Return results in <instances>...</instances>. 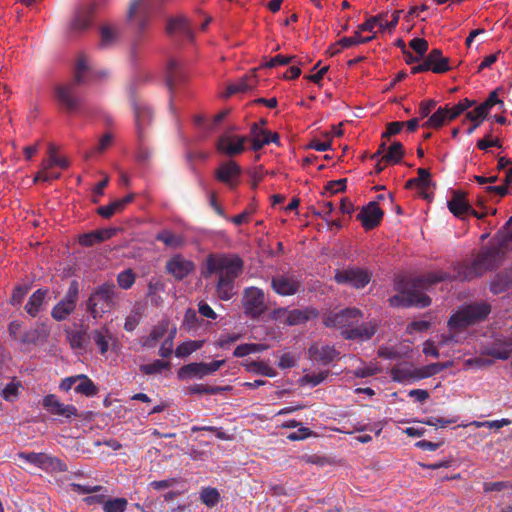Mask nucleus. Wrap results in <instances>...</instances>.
Masks as SVG:
<instances>
[{"instance_id": "obj_1", "label": "nucleus", "mask_w": 512, "mask_h": 512, "mask_svg": "<svg viewBox=\"0 0 512 512\" xmlns=\"http://www.w3.org/2000/svg\"><path fill=\"white\" fill-rule=\"evenodd\" d=\"M507 247L508 241L503 240L497 245L493 244L483 249L477 255L472 266L465 268L463 272L458 271L457 275L452 276L443 271H435L409 280L401 278L395 283V289L399 294L392 296L389 299V303L393 307H427L431 304V299L424 291L442 281L451 280L453 278L468 280L481 274L484 270L495 268L503 258Z\"/></svg>"}, {"instance_id": "obj_2", "label": "nucleus", "mask_w": 512, "mask_h": 512, "mask_svg": "<svg viewBox=\"0 0 512 512\" xmlns=\"http://www.w3.org/2000/svg\"><path fill=\"white\" fill-rule=\"evenodd\" d=\"M204 277L215 276L217 296L224 301L236 294V279L243 271L244 263L235 254H211L206 259Z\"/></svg>"}, {"instance_id": "obj_3", "label": "nucleus", "mask_w": 512, "mask_h": 512, "mask_svg": "<svg viewBox=\"0 0 512 512\" xmlns=\"http://www.w3.org/2000/svg\"><path fill=\"white\" fill-rule=\"evenodd\" d=\"M363 313L357 308H346L329 313L324 324L341 330L344 338L364 342L372 338L376 332V323L363 322Z\"/></svg>"}, {"instance_id": "obj_4", "label": "nucleus", "mask_w": 512, "mask_h": 512, "mask_svg": "<svg viewBox=\"0 0 512 512\" xmlns=\"http://www.w3.org/2000/svg\"><path fill=\"white\" fill-rule=\"evenodd\" d=\"M490 313V306L484 302L466 305L454 313L449 321L448 327L450 335H442L439 341L440 345H447L449 342H458L456 333L464 330L483 320Z\"/></svg>"}, {"instance_id": "obj_5", "label": "nucleus", "mask_w": 512, "mask_h": 512, "mask_svg": "<svg viewBox=\"0 0 512 512\" xmlns=\"http://www.w3.org/2000/svg\"><path fill=\"white\" fill-rule=\"evenodd\" d=\"M90 74V65L86 57L81 56L75 67V79L71 82L61 83L55 86L54 96L57 102L68 111H76L80 105V97L77 85L87 82Z\"/></svg>"}, {"instance_id": "obj_6", "label": "nucleus", "mask_w": 512, "mask_h": 512, "mask_svg": "<svg viewBox=\"0 0 512 512\" xmlns=\"http://www.w3.org/2000/svg\"><path fill=\"white\" fill-rule=\"evenodd\" d=\"M116 289L112 283H104L96 288L86 303L87 312L94 318H101L115 304Z\"/></svg>"}, {"instance_id": "obj_7", "label": "nucleus", "mask_w": 512, "mask_h": 512, "mask_svg": "<svg viewBox=\"0 0 512 512\" xmlns=\"http://www.w3.org/2000/svg\"><path fill=\"white\" fill-rule=\"evenodd\" d=\"M156 0H132L127 18L140 31L144 30L149 22L151 13L154 10Z\"/></svg>"}, {"instance_id": "obj_8", "label": "nucleus", "mask_w": 512, "mask_h": 512, "mask_svg": "<svg viewBox=\"0 0 512 512\" xmlns=\"http://www.w3.org/2000/svg\"><path fill=\"white\" fill-rule=\"evenodd\" d=\"M17 456L24 462L45 471L64 472L67 470L66 464L63 463L60 459L45 453L19 452Z\"/></svg>"}, {"instance_id": "obj_9", "label": "nucleus", "mask_w": 512, "mask_h": 512, "mask_svg": "<svg viewBox=\"0 0 512 512\" xmlns=\"http://www.w3.org/2000/svg\"><path fill=\"white\" fill-rule=\"evenodd\" d=\"M244 312L256 318L263 314L266 310V297L262 289L257 287H248L243 292L242 298Z\"/></svg>"}, {"instance_id": "obj_10", "label": "nucleus", "mask_w": 512, "mask_h": 512, "mask_svg": "<svg viewBox=\"0 0 512 512\" xmlns=\"http://www.w3.org/2000/svg\"><path fill=\"white\" fill-rule=\"evenodd\" d=\"M79 295L77 281H72L66 295L60 300L51 311V316L56 321L66 320L75 310Z\"/></svg>"}, {"instance_id": "obj_11", "label": "nucleus", "mask_w": 512, "mask_h": 512, "mask_svg": "<svg viewBox=\"0 0 512 512\" xmlns=\"http://www.w3.org/2000/svg\"><path fill=\"white\" fill-rule=\"evenodd\" d=\"M224 360H215L210 363L204 362H195L182 366L178 372L177 376L180 380L198 378L202 379L205 376L211 375L214 372L218 371L223 365Z\"/></svg>"}, {"instance_id": "obj_12", "label": "nucleus", "mask_w": 512, "mask_h": 512, "mask_svg": "<svg viewBox=\"0 0 512 512\" xmlns=\"http://www.w3.org/2000/svg\"><path fill=\"white\" fill-rule=\"evenodd\" d=\"M247 141V136L226 132L219 136L216 142V149L227 157H234L245 151Z\"/></svg>"}, {"instance_id": "obj_13", "label": "nucleus", "mask_w": 512, "mask_h": 512, "mask_svg": "<svg viewBox=\"0 0 512 512\" xmlns=\"http://www.w3.org/2000/svg\"><path fill=\"white\" fill-rule=\"evenodd\" d=\"M68 165V161L65 158L59 157L54 148L51 146L49 148V157L41 163V169L36 173L34 182H48L54 179H58L60 177V173L54 172L52 170L53 167L57 166L62 169H66Z\"/></svg>"}, {"instance_id": "obj_14", "label": "nucleus", "mask_w": 512, "mask_h": 512, "mask_svg": "<svg viewBox=\"0 0 512 512\" xmlns=\"http://www.w3.org/2000/svg\"><path fill=\"white\" fill-rule=\"evenodd\" d=\"M94 6L83 5L75 9L67 25L69 35H79L87 31L93 21Z\"/></svg>"}, {"instance_id": "obj_15", "label": "nucleus", "mask_w": 512, "mask_h": 512, "mask_svg": "<svg viewBox=\"0 0 512 512\" xmlns=\"http://www.w3.org/2000/svg\"><path fill=\"white\" fill-rule=\"evenodd\" d=\"M272 289L281 296L296 294L301 287V280L292 273L278 274L272 277Z\"/></svg>"}, {"instance_id": "obj_16", "label": "nucleus", "mask_w": 512, "mask_h": 512, "mask_svg": "<svg viewBox=\"0 0 512 512\" xmlns=\"http://www.w3.org/2000/svg\"><path fill=\"white\" fill-rule=\"evenodd\" d=\"M335 280L339 284H349L359 289L369 283L370 274L368 271L361 268H348L337 271L335 274Z\"/></svg>"}, {"instance_id": "obj_17", "label": "nucleus", "mask_w": 512, "mask_h": 512, "mask_svg": "<svg viewBox=\"0 0 512 512\" xmlns=\"http://www.w3.org/2000/svg\"><path fill=\"white\" fill-rule=\"evenodd\" d=\"M43 407L52 415L71 419L78 415V410L74 405H66L53 394H49L43 399Z\"/></svg>"}, {"instance_id": "obj_18", "label": "nucleus", "mask_w": 512, "mask_h": 512, "mask_svg": "<svg viewBox=\"0 0 512 512\" xmlns=\"http://www.w3.org/2000/svg\"><path fill=\"white\" fill-rule=\"evenodd\" d=\"M195 265L180 254L172 256L166 263V271L176 280H182L193 272Z\"/></svg>"}, {"instance_id": "obj_19", "label": "nucleus", "mask_w": 512, "mask_h": 512, "mask_svg": "<svg viewBox=\"0 0 512 512\" xmlns=\"http://www.w3.org/2000/svg\"><path fill=\"white\" fill-rule=\"evenodd\" d=\"M240 174L241 168L234 161H228L221 164L216 171L217 179L228 185L230 188H235L238 185Z\"/></svg>"}, {"instance_id": "obj_20", "label": "nucleus", "mask_w": 512, "mask_h": 512, "mask_svg": "<svg viewBox=\"0 0 512 512\" xmlns=\"http://www.w3.org/2000/svg\"><path fill=\"white\" fill-rule=\"evenodd\" d=\"M252 142V150L258 151L262 149L265 145L276 142L278 140L277 134H271L266 129L262 128L259 123H253L250 128V136L248 140Z\"/></svg>"}, {"instance_id": "obj_21", "label": "nucleus", "mask_w": 512, "mask_h": 512, "mask_svg": "<svg viewBox=\"0 0 512 512\" xmlns=\"http://www.w3.org/2000/svg\"><path fill=\"white\" fill-rule=\"evenodd\" d=\"M383 216V212L379 205L375 202L369 203L358 214L365 229H372L379 224Z\"/></svg>"}, {"instance_id": "obj_22", "label": "nucleus", "mask_w": 512, "mask_h": 512, "mask_svg": "<svg viewBox=\"0 0 512 512\" xmlns=\"http://www.w3.org/2000/svg\"><path fill=\"white\" fill-rule=\"evenodd\" d=\"M339 353L333 346L314 344L309 348V356L313 361L329 364L338 357Z\"/></svg>"}, {"instance_id": "obj_23", "label": "nucleus", "mask_w": 512, "mask_h": 512, "mask_svg": "<svg viewBox=\"0 0 512 512\" xmlns=\"http://www.w3.org/2000/svg\"><path fill=\"white\" fill-rule=\"evenodd\" d=\"M116 233L114 228H104L100 230L91 231L79 236V243L82 246L90 247L96 243H100L112 238Z\"/></svg>"}, {"instance_id": "obj_24", "label": "nucleus", "mask_w": 512, "mask_h": 512, "mask_svg": "<svg viewBox=\"0 0 512 512\" xmlns=\"http://www.w3.org/2000/svg\"><path fill=\"white\" fill-rule=\"evenodd\" d=\"M47 289H37L28 299L24 309L27 314L35 318L45 307Z\"/></svg>"}, {"instance_id": "obj_25", "label": "nucleus", "mask_w": 512, "mask_h": 512, "mask_svg": "<svg viewBox=\"0 0 512 512\" xmlns=\"http://www.w3.org/2000/svg\"><path fill=\"white\" fill-rule=\"evenodd\" d=\"M167 32L170 35H180L187 39H192L193 37L191 25L183 16L171 19L167 25Z\"/></svg>"}, {"instance_id": "obj_26", "label": "nucleus", "mask_w": 512, "mask_h": 512, "mask_svg": "<svg viewBox=\"0 0 512 512\" xmlns=\"http://www.w3.org/2000/svg\"><path fill=\"white\" fill-rule=\"evenodd\" d=\"M426 58L432 67L433 73L442 74L451 69L449 59L442 55V51L440 49H433Z\"/></svg>"}, {"instance_id": "obj_27", "label": "nucleus", "mask_w": 512, "mask_h": 512, "mask_svg": "<svg viewBox=\"0 0 512 512\" xmlns=\"http://www.w3.org/2000/svg\"><path fill=\"white\" fill-rule=\"evenodd\" d=\"M134 113H135V122L138 130L139 138H141V129L142 127L149 122L152 117V112L149 106L144 103H133Z\"/></svg>"}, {"instance_id": "obj_28", "label": "nucleus", "mask_w": 512, "mask_h": 512, "mask_svg": "<svg viewBox=\"0 0 512 512\" xmlns=\"http://www.w3.org/2000/svg\"><path fill=\"white\" fill-rule=\"evenodd\" d=\"M119 32L114 26L105 24L100 27V43L99 46L102 49L112 47L117 39Z\"/></svg>"}, {"instance_id": "obj_29", "label": "nucleus", "mask_w": 512, "mask_h": 512, "mask_svg": "<svg viewBox=\"0 0 512 512\" xmlns=\"http://www.w3.org/2000/svg\"><path fill=\"white\" fill-rule=\"evenodd\" d=\"M166 78L169 89L173 90L182 78V64L179 60L171 59L168 62Z\"/></svg>"}, {"instance_id": "obj_30", "label": "nucleus", "mask_w": 512, "mask_h": 512, "mask_svg": "<svg viewBox=\"0 0 512 512\" xmlns=\"http://www.w3.org/2000/svg\"><path fill=\"white\" fill-rule=\"evenodd\" d=\"M244 366L248 372L253 374L266 377H275L277 375L275 369L266 361H247L244 363Z\"/></svg>"}, {"instance_id": "obj_31", "label": "nucleus", "mask_w": 512, "mask_h": 512, "mask_svg": "<svg viewBox=\"0 0 512 512\" xmlns=\"http://www.w3.org/2000/svg\"><path fill=\"white\" fill-rule=\"evenodd\" d=\"M397 23V19L389 22L387 20H383L381 17L375 16L369 18L366 22L359 25V29L363 31L373 32L376 27L380 30L384 31L387 29H392L395 27Z\"/></svg>"}, {"instance_id": "obj_32", "label": "nucleus", "mask_w": 512, "mask_h": 512, "mask_svg": "<svg viewBox=\"0 0 512 512\" xmlns=\"http://www.w3.org/2000/svg\"><path fill=\"white\" fill-rule=\"evenodd\" d=\"M77 378L78 384L75 386L76 393L83 394L87 397H92L97 394L98 389L91 379L84 374L77 375Z\"/></svg>"}, {"instance_id": "obj_33", "label": "nucleus", "mask_w": 512, "mask_h": 512, "mask_svg": "<svg viewBox=\"0 0 512 512\" xmlns=\"http://www.w3.org/2000/svg\"><path fill=\"white\" fill-rule=\"evenodd\" d=\"M92 339L97 345L100 353L104 355L109 349L111 334L106 328L98 329L92 332Z\"/></svg>"}, {"instance_id": "obj_34", "label": "nucleus", "mask_w": 512, "mask_h": 512, "mask_svg": "<svg viewBox=\"0 0 512 512\" xmlns=\"http://www.w3.org/2000/svg\"><path fill=\"white\" fill-rule=\"evenodd\" d=\"M156 240L161 241L171 248H179L184 244V238L169 230H162L156 235Z\"/></svg>"}, {"instance_id": "obj_35", "label": "nucleus", "mask_w": 512, "mask_h": 512, "mask_svg": "<svg viewBox=\"0 0 512 512\" xmlns=\"http://www.w3.org/2000/svg\"><path fill=\"white\" fill-rule=\"evenodd\" d=\"M228 115V110L219 112L212 121L208 122L203 116H196L194 123L197 127L205 129L207 132H212L215 127Z\"/></svg>"}, {"instance_id": "obj_36", "label": "nucleus", "mask_w": 512, "mask_h": 512, "mask_svg": "<svg viewBox=\"0 0 512 512\" xmlns=\"http://www.w3.org/2000/svg\"><path fill=\"white\" fill-rule=\"evenodd\" d=\"M362 31L363 30H360L358 28V30L354 33L353 36H351V37H343L342 39L339 40L337 45L341 46V48H349V47H352V46H355V45L368 43V42H370V41H372L374 39V37H375L374 35L363 37L361 35Z\"/></svg>"}, {"instance_id": "obj_37", "label": "nucleus", "mask_w": 512, "mask_h": 512, "mask_svg": "<svg viewBox=\"0 0 512 512\" xmlns=\"http://www.w3.org/2000/svg\"><path fill=\"white\" fill-rule=\"evenodd\" d=\"M448 106L439 107L423 124L427 128H439L448 120Z\"/></svg>"}, {"instance_id": "obj_38", "label": "nucleus", "mask_w": 512, "mask_h": 512, "mask_svg": "<svg viewBox=\"0 0 512 512\" xmlns=\"http://www.w3.org/2000/svg\"><path fill=\"white\" fill-rule=\"evenodd\" d=\"M114 137L111 133H105L98 141V143L86 152L85 157L91 158L96 154H101L111 147Z\"/></svg>"}, {"instance_id": "obj_39", "label": "nucleus", "mask_w": 512, "mask_h": 512, "mask_svg": "<svg viewBox=\"0 0 512 512\" xmlns=\"http://www.w3.org/2000/svg\"><path fill=\"white\" fill-rule=\"evenodd\" d=\"M404 155L403 146L400 142H394L382 157V161L388 164L399 163Z\"/></svg>"}, {"instance_id": "obj_40", "label": "nucleus", "mask_w": 512, "mask_h": 512, "mask_svg": "<svg viewBox=\"0 0 512 512\" xmlns=\"http://www.w3.org/2000/svg\"><path fill=\"white\" fill-rule=\"evenodd\" d=\"M143 315V306L137 304L133 307L129 315L126 317L124 329L132 332L136 329Z\"/></svg>"}, {"instance_id": "obj_41", "label": "nucleus", "mask_w": 512, "mask_h": 512, "mask_svg": "<svg viewBox=\"0 0 512 512\" xmlns=\"http://www.w3.org/2000/svg\"><path fill=\"white\" fill-rule=\"evenodd\" d=\"M170 368V363L162 360H154L152 363L140 366V371L145 375H158Z\"/></svg>"}, {"instance_id": "obj_42", "label": "nucleus", "mask_w": 512, "mask_h": 512, "mask_svg": "<svg viewBox=\"0 0 512 512\" xmlns=\"http://www.w3.org/2000/svg\"><path fill=\"white\" fill-rule=\"evenodd\" d=\"M203 341L189 340L179 344L175 350V355L178 358H184L200 349Z\"/></svg>"}, {"instance_id": "obj_43", "label": "nucleus", "mask_w": 512, "mask_h": 512, "mask_svg": "<svg viewBox=\"0 0 512 512\" xmlns=\"http://www.w3.org/2000/svg\"><path fill=\"white\" fill-rule=\"evenodd\" d=\"M415 372H416V369H411L409 367H405V366H398V367H394L391 371V374H392V378L395 380V381H398V382H409V381H414V380H418V378H415Z\"/></svg>"}, {"instance_id": "obj_44", "label": "nucleus", "mask_w": 512, "mask_h": 512, "mask_svg": "<svg viewBox=\"0 0 512 512\" xmlns=\"http://www.w3.org/2000/svg\"><path fill=\"white\" fill-rule=\"evenodd\" d=\"M200 500L208 507L216 506L220 501V494L216 488L205 487L200 491Z\"/></svg>"}, {"instance_id": "obj_45", "label": "nucleus", "mask_w": 512, "mask_h": 512, "mask_svg": "<svg viewBox=\"0 0 512 512\" xmlns=\"http://www.w3.org/2000/svg\"><path fill=\"white\" fill-rule=\"evenodd\" d=\"M256 84V75L251 74L242 78L238 83L229 87L230 93L246 92L254 88Z\"/></svg>"}, {"instance_id": "obj_46", "label": "nucleus", "mask_w": 512, "mask_h": 512, "mask_svg": "<svg viewBox=\"0 0 512 512\" xmlns=\"http://www.w3.org/2000/svg\"><path fill=\"white\" fill-rule=\"evenodd\" d=\"M128 501L125 498H113L104 502V512H124L127 508Z\"/></svg>"}, {"instance_id": "obj_47", "label": "nucleus", "mask_w": 512, "mask_h": 512, "mask_svg": "<svg viewBox=\"0 0 512 512\" xmlns=\"http://www.w3.org/2000/svg\"><path fill=\"white\" fill-rule=\"evenodd\" d=\"M443 368H444V365L439 364V363H432V364L423 366L419 369H416L415 378H418V380H419V379L431 377V376L439 373L440 371H442Z\"/></svg>"}, {"instance_id": "obj_48", "label": "nucleus", "mask_w": 512, "mask_h": 512, "mask_svg": "<svg viewBox=\"0 0 512 512\" xmlns=\"http://www.w3.org/2000/svg\"><path fill=\"white\" fill-rule=\"evenodd\" d=\"M309 319L308 313L302 310H292L287 312L286 323L288 325H298Z\"/></svg>"}, {"instance_id": "obj_49", "label": "nucleus", "mask_w": 512, "mask_h": 512, "mask_svg": "<svg viewBox=\"0 0 512 512\" xmlns=\"http://www.w3.org/2000/svg\"><path fill=\"white\" fill-rule=\"evenodd\" d=\"M117 282H118V285L122 289L127 290V289L131 288L132 285L134 284L135 274L133 273V271L131 269L124 270L118 274Z\"/></svg>"}, {"instance_id": "obj_50", "label": "nucleus", "mask_w": 512, "mask_h": 512, "mask_svg": "<svg viewBox=\"0 0 512 512\" xmlns=\"http://www.w3.org/2000/svg\"><path fill=\"white\" fill-rule=\"evenodd\" d=\"M448 206L450 211L456 216H462L466 214L470 209L468 204L461 198L452 199Z\"/></svg>"}, {"instance_id": "obj_51", "label": "nucleus", "mask_w": 512, "mask_h": 512, "mask_svg": "<svg viewBox=\"0 0 512 512\" xmlns=\"http://www.w3.org/2000/svg\"><path fill=\"white\" fill-rule=\"evenodd\" d=\"M121 203L118 200L113 201L109 205L101 206L97 209L100 216L104 218H110L115 213L122 211Z\"/></svg>"}, {"instance_id": "obj_52", "label": "nucleus", "mask_w": 512, "mask_h": 512, "mask_svg": "<svg viewBox=\"0 0 512 512\" xmlns=\"http://www.w3.org/2000/svg\"><path fill=\"white\" fill-rule=\"evenodd\" d=\"M488 113L489 111L482 104H480L472 111L467 112L466 118L472 122L480 124L486 118Z\"/></svg>"}, {"instance_id": "obj_53", "label": "nucleus", "mask_w": 512, "mask_h": 512, "mask_svg": "<svg viewBox=\"0 0 512 512\" xmlns=\"http://www.w3.org/2000/svg\"><path fill=\"white\" fill-rule=\"evenodd\" d=\"M70 487L72 491L78 493V494H91L95 492H99L103 490V487L100 485H81L78 483H71Z\"/></svg>"}, {"instance_id": "obj_54", "label": "nucleus", "mask_w": 512, "mask_h": 512, "mask_svg": "<svg viewBox=\"0 0 512 512\" xmlns=\"http://www.w3.org/2000/svg\"><path fill=\"white\" fill-rule=\"evenodd\" d=\"M28 290H29L28 285H18L13 290V293H12V299H11L12 305H14V306L20 305L22 303L24 297L28 293Z\"/></svg>"}, {"instance_id": "obj_55", "label": "nucleus", "mask_w": 512, "mask_h": 512, "mask_svg": "<svg viewBox=\"0 0 512 512\" xmlns=\"http://www.w3.org/2000/svg\"><path fill=\"white\" fill-rule=\"evenodd\" d=\"M19 384L15 382H10L5 386L2 390V396L6 401H14L18 395Z\"/></svg>"}, {"instance_id": "obj_56", "label": "nucleus", "mask_w": 512, "mask_h": 512, "mask_svg": "<svg viewBox=\"0 0 512 512\" xmlns=\"http://www.w3.org/2000/svg\"><path fill=\"white\" fill-rule=\"evenodd\" d=\"M240 337L241 335L238 333L222 334L217 341V345L223 349L228 348L231 344L238 341Z\"/></svg>"}, {"instance_id": "obj_57", "label": "nucleus", "mask_w": 512, "mask_h": 512, "mask_svg": "<svg viewBox=\"0 0 512 512\" xmlns=\"http://www.w3.org/2000/svg\"><path fill=\"white\" fill-rule=\"evenodd\" d=\"M294 56L276 55L264 64V67L273 68L279 65H287L293 61Z\"/></svg>"}, {"instance_id": "obj_58", "label": "nucleus", "mask_w": 512, "mask_h": 512, "mask_svg": "<svg viewBox=\"0 0 512 512\" xmlns=\"http://www.w3.org/2000/svg\"><path fill=\"white\" fill-rule=\"evenodd\" d=\"M410 47L419 57H423L428 49V42L423 38H414L410 41Z\"/></svg>"}, {"instance_id": "obj_59", "label": "nucleus", "mask_w": 512, "mask_h": 512, "mask_svg": "<svg viewBox=\"0 0 512 512\" xmlns=\"http://www.w3.org/2000/svg\"><path fill=\"white\" fill-rule=\"evenodd\" d=\"M378 355H379V357H382L385 359H390V360L399 359L401 357V354L398 352V350L392 346L379 347Z\"/></svg>"}, {"instance_id": "obj_60", "label": "nucleus", "mask_w": 512, "mask_h": 512, "mask_svg": "<svg viewBox=\"0 0 512 512\" xmlns=\"http://www.w3.org/2000/svg\"><path fill=\"white\" fill-rule=\"evenodd\" d=\"M485 492L501 491L503 489L512 488V482L499 481V482H487L484 483Z\"/></svg>"}, {"instance_id": "obj_61", "label": "nucleus", "mask_w": 512, "mask_h": 512, "mask_svg": "<svg viewBox=\"0 0 512 512\" xmlns=\"http://www.w3.org/2000/svg\"><path fill=\"white\" fill-rule=\"evenodd\" d=\"M487 354L501 360L508 359L512 354V348H490Z\"/></svg>"}, {"instance_id": "obj_62", "label": "nucleus", "mask_w": 512, "mask_h": 512, "mask_svg": "<svg viewBox=\"0 0 512 512\" xmlns=\"http://www.w3.org/2000/svg\"><path fill=\"white\" fill-rule=\"evenodd\" d=\"M152 151L144 143L140 142L136 152V160L140 163H145L151 157Z\"/></svg>"}, {"instance_id": "obj_63", "label": "nucleus", "mask_w": 512, "mask_h": 512, "mask_svg": "<svg viewBox=\"0 0 512 512\" xmlns=\"http://www.w3.org/2000/svg\"><path fill=\"white\" fill-rule=\"evenodd\" d=\"M168 330V322L167 321H161L158 323L155 327H153L152 331L150 332L151 338L153 340H159L161 339L166 331Z\"/></svg>"}, {"instance_id": "obj_64", "label": "nucleus", "mask_w": 512, "mask_h": 512, "mask_svg": "<svg viewBox=\"0 0 512 512\" xmlns=\"http://www.w3.org/2000/svg\"><path fill=\"white\" fill-rule=\"evenodd\" d=\"M296 365V358L291 353L283 354L278 362L281 369H289Z\"/></svg>"}]
</instances>
